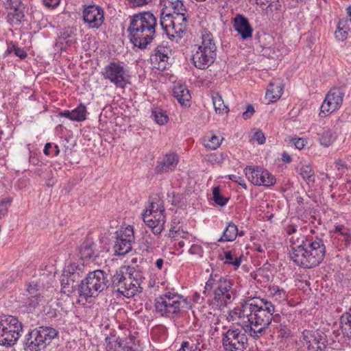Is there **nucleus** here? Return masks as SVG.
Wrapping results in <instances>:
<instances>
[{
  "instance_id": "f257e3e1",
  "label": "nucleus",
  "mask_w": 351,
  "mask_h": 351,
  "mask_svg": "<svg viewBox=\"0 0 351 351\" xmlns=\"http://www.w3.org/2000/svg\"><path fill=\"white\" fill-rule=\"evenodd\" d=\"M234 320H240L256 339L262 336L271 324L275 306L270 301L261 298L245 300L232 309Z\"/></svg>"
},
{
  "instance_id": "f03ea898",
  "label": "nucleus",
  "mask_w": 351,
  "mask_h": 351,
  "mask_svg": "<svg viewBox=\"0 0 351 351\" xmlns=\"http://www.w3.org/2000/svg\"><path fill=\"white\" fill-rule=\"evenodd\" d=\"M289 256L298 266L313 268L324 260L326 247L319 238H304L301 234L293 235L289 240Z\"/></svg>"
},
{
  "instance_id": "7ed1b4c3",
  "label": "nucleus",
  "mask_w": 351,
  "mask_h": 351,
  "mask_svg": "<svg viewBox=\"0 0 351 351\" xmlns=\"http://www.w3.org/2000/svg\"><path fill=\"white\" fill-rule=\"evenodd\" d=\"M130 18L127 29L130 41L138 49H146L156 36L157 18L150 12L135 14Z\"/></svg>"
},
{
  "instance_id": "20e7f679",
  "label": "nucleus",
  "mask_w": 351,
  "mask_h": 351,
  "mask_svg": "<svg viewBox=\"0 0 351 351\" xmlns=\"http://www.w3.org/2000/svg\"><path fill=\"white\" fill-rule=\"evenodd\" d=\"M233 311L230 310L227 316L228 322H231L228 330L222 334V346L224 351H243L247 345V334L250 331L246 328L240 320H234Z\"/></svg>"
},
{
  "instance_id": "39448f33",
  "label": "nucleus",
  "mask_w": 351,
  "mask_h": 351,
  "mask_svg": "<svg viewBox=\"0 0 351 351\" xmlns=\"http://www.w3.org/2000/svg\"><path fill=\"white\" fill-rule=\"evenodd\" d=\"M204 289V294L207 291L213 290V301L220 308L232 303L236 298L232 281L217 274L210 275Z\"/></svg>"
},
{
  "instance_id": "423d86ee",
  "label": "nucleus",
  "mask_w": 351,
  "mask_h": 351,
  "mask_svg": "<svg viewBox=\"0 0 351 351\" xmlns=\"http://www.w3.org/2000/svg\"><path fill=\"white\" fill-rule=\"evenodd\" d=\"M202 42L195 45L193 49L192 60L195 66L199 69H206L215 60L217 47L213 34L207 29L201 32Z\"/></svg>"
},
{
  "instance_id": "0eeeda50",
  "label": "nucleus",
  "mask_w": 351,
  "mask_h": 351,
  "mask_svg": "<svg viewBox=\"0 0 351 351\" xmlns=\"http://www.w3.org/2000/svg\"><path fill=\"white\" fill-rule=\"evenodd\" d=\"M141 275L136 272L134 274H124L122 270L116 271L112 277V287L114 292L130 298L140 293L143 291L141 286Z\"/></svg>"
},
{
  "instance_id": "6e6552de",
  "label": "nucleus",
  "mask_w": 351,
  "mask_h": 351,
  "mask_svg": "<svg viewBox=\"0 0 351 351\" xmlns=\"http://www.w3.org/2000/svg\"><path fill=\"white\" fill-rule=\"evenodd\" d=\"M107 275L104 271L97 269L90 271L78 285L80 300L95 297L108 287Z\"/></svg>"
},
{
  "instance_id": "1a4fd4ad",
  "label": "nucleus",
  "mask_w": 351,
  "mask_h": 351,
  "mask_svg": "<svg viewBox=\"0 0 351 351\" xmlns=\"http://www.w3.org/2000/svg\"><path fill=\"white\" fill-rule=\"evenodd\" d=\"M185 303V300L181 295L167 292L156 298L154 306L160 316L174 318L180 313Z\"/></svg>"
},
{
  "instance_id": "9d476101",
  "label": "nucleus",
  "mask_w": 351,
  "mask_h": 351,
  "mask_svg": "<svg viewBox=\"0 0 351 351\" xmlns=\"http://www.w3.org/2000/svg\"><path fill=\"white\" fill-rule=\"evenodd\" d=\"M22 324L11 315L0 316V345L11 346L21 335Z\"/></svg>"
},
{
  "instance_id": "9b49d317",
  "label": "nucleus",
  "mask_w": 351,
  "mask_h": 351,
  "mask_svg": "<svg viewBox=\"0 0 351 351\" xmlns=\"http://www.w3.org/2000/svg\"><path fill=\"white\" fill-rule=\"evenodd\" d=\"M58 332L49 326H40L30 331L25 341L26 351H40L49 345Z\"/></svg>"
},
{
  "instance_id": "f8f14e48",
  "label": "nucleus",
  "mask_w": 351,
  "mask_h": 351,
  "mask_svg": "<svg viewBox=\"0 0 351 351\" xmlns=\"http://www.w3.org/2000/svg\"><path fill=\"white\" fill-rule=\"evenodd\" d=\"M101 75L117 88H125L130 84L129 71L123 62L112 61L104 66Z\"/></svg>"
},
{
  "instance_id": "ddd939ff",
  "label": "nucleus",
  "mask_w": 351,
  "mask_h": 351,
  "mask_svg": "<svg viewBox=\"0 0 351 351\" xmlns=\"http://www.w3.org/2000/svg\"><path fill=\"white\" fill-rule=\"evenodd\" d=\"M345 93L340 87L332 88L325 96L320 107L319 117H326L339 110L343 101Z\"/></svg>"
},
{
  "instance_id": "4468645a",
  "label": "nucleus",
  "mask_w": 351,
  "mask_h": 351,
  "mask_svg": "<svg viewBox=\"0 0 351 351\" xmlns=\"http://www.w3.org/2000/svg\"><path fill=\"white\" fill-rule=\"evenodd\" d=\"M247 180L257 186H271L276 182L275 177L267 170L255 166H247L244 169Z\"/></svg>"
},
{
  "instance_id": "2eb2a0df",
  "label": "nucleus",
  "mask_w": 351,
  "mask_h": 351,
  "mask_svg": "<svg viewBox=\"0 0 351 351\" xmlns=\"http://www.w3.org/2000/svg\"><path fill=\"white\" fill-rule=\"evenodd\" d=\"M300 340L308 351H325L326 348L325 339L317 331L304 330Z\"/></svg>"
},
{
  "instance_id": "dca6fc26",
  "label": "nucleus",
  "mask_w": 351,
  "mask_h": 351,
  "mask_svg": "<svg viewBox=\"0 0 351 351\" xmlns=\"http://www.w3.org/2000/svg\"><path fill=\"white\" fill-rule=\"evenodd\" d=\"M82 18L88 28L98 29L104 21V11L98 5H89L84 7Z\"/></svg>"
},
{
  "instance_id": "f3484780",
  "label": "nucleus",
  "mask_w": 351,
  "mask_h": 351,
  "mask_svg": "<svg viewBox=\"0 0 351 351\" xmlns=\"http://www.w3.org/2000/svg\"><path fill=\"white\" fill-rule=\"evenodd\" d=\"M143 221L149 226L154 234H160L163 230L165 223V216L161 212H156V213H143Z\"/></svg>"
},
{
  "instance_id": "a211bd4d",
  "label": "nucleus",
  "mask_w": 351,
  "mask_h": 351,
  "mask_svg": "<svg viewBox=\"0 0 351 351\" xmlns=\"http://www.w3.org/2000/svg\"><path fill=\"white\" fill-rule=\"evenodd\" d=\"M179 158L175 153H168L164 156L158 162L156 167L157 173H163L173 171L178 163Z\"/></svg>"
},
{
  "instance_id": "6ab92c4d",
  "label": "nucleus",
  "mask_w": 351,
  "mask_h": 351,
  "mask_svg": "<svg viewBox=\"0 0 351 351\" xmlns=\"http://www.w3.org/2000/svg\"><path fill=\"white\" fill-rule=\"evenodd\" d=\"M233 27L243 40L252 36L253 29L247 19L243 15L238 14L235 16Z\"/></svg>"
},
{
  "instance_id": "aec40b11",
  "label": "nucleus",
  "mask_w": 351,
  "mask_h": 351,
  "mask_svg": "<svg viewBox=\"0 0 351 351\" xmlns=\"http://www.w3.org/2000/svg\"><path fill=\"white\" fill-rule=\"evenodd\" d=\"M169 51V49L163 46H158L154 49L151 55V60L155 68L162 71L166 69Z\"/></svg>"
},
{
  "instance_id": "412c9836",
  "label": "nucleus",
  "mask_w": 351,
  "mask_h": 351,
  "mask_svg": "<svg viewBox=\"0 0 351 351\" xmlns=\"http://www.w3.org/2000/svg\"><path fill=\"white\" fill-rule=\"evenodd\" d=\"M29 296L25 302V306L29 311L35 309L38 306L43 305L45 302V300L43 295L38 292L36 286L29 285L27 289Z\"/></svg>"
},
{
  "instance_id": "4be33fe9",
  "label": "nucleus",
  "mask_w": 351,
  "mask_h": 351,
  "mask_svg": "<svg viewBox=\"0 0 351 351\" xmlns=\"http://www.w3.org/2000/svg\"><path fill=\"white\" fill-rule=\"evenodd\" d=\"M105 342L106 351H135L128 343L115 336L107 337Z\"/></svg>"
},
{
  "instance_id": "5701e85b",
  "label": "nucleus",
  "mask_w": 351,
  "mask_h": 351,
  "mask_svg": "<svg viewBox=\"0 0 351 351\" xmlns=\"http://www.w3.org/2000/svg\"><path fill=\"white\" fill-rule=\"evenodd\" d=\"M160 25H165L167 27L166 23H174L180 29H186L187 26V17L186 16V13H182L180 14H166L164 15V13L162 14L160 17ZM180 30H179L180 32Z\"/></svg>"
},
{
  "instance_id": "b1692460",
  "label": "nucleus",
  "mask_w": 351,
  "mask_h": 351,
  "mask_svg": "<svg viewBox=\"0 0 351 351\" xmlns=\"http://www.w3.org/2000/svg\"><path fill=\"white\" fill-rule=\"evenodd\" d=\"M173 95L182 106H190L191 97L185 85L180 83L175 84L173 88Z\"/></svg>"
},
{
  "instance_id": "393cba45",
  "label": "nucleus",
  "mask_w": 351,
  "mask_h": 351,
  "mask_svg": "<svg viewBox=\"0 0 351 351\" xmlns=\"http://www.w3.org/2000/svg\"><path fill=\"white\" fill-rule=\"evenodd\" d=\"M284 86L278 80H272L266 90L265 97L269 103H273L279 99L282 94Z\"/></svg>"
},
{
  "instance_id": "a878e982",
  "label": "nucleus",
  "mask_w": 351,
  "mask_h": 351,
  "mask_svg": "<svg viewBox=\"0 0 351 351\" xmlns=\"http://www.w3.org/2000/svg\"><path fill=\"white\" fill-rule=\"evenodd\" d=\"M95 247L96 245L92 240H86L80 248L81 258L86 261L95 260L97 256Z\"/></svg>"
},
{
  "instance_id": "bb28decb",
  "label": "nucleus",
  "mask_w": 351,
  "mask_h": 351,
  "mask_svg": "<svg viewBox=\"0 0 351 351\" xmlns=\"http://www.w3.org/2000/svg\"><path fill=\"white\" fill-rule=\"evenodd\" d=\"M298 173L306 182L307 185L311 186L314 184L315 182V173L311 164H302L298 169Z\"/></svg>"
},
{
  "instance_id": "cd10ccee",
  "label": "nucleus",
  "mask_w": 351,
  "mask_h": 351,
  "mask_svg": "<svg viewBox=\"0 0 351 351\" xmlns=\"http://www.w3.org/2000/svg\"><path fill=\"white\" fill-rule=\"evenodd\" d=\"M167 27L165 25H161L162 29L169 37V39L176 42H178L183 36L186 29H180L174 23H166Z\"/></svg>"
},
{
  "instance_id": "c85d7f7f",
  "label": "nucleus",
  "mask_w": 351,
  "mask_h": 351,
  "mask_svg": "<svg viewBox=\"0 0 351 351\" xmlns=\"http://www.w3.org/2000/svg\"><path fill=\"white\" fill-rule=\"evenodd\" d=\"M268 292L269 296L279 304L285 303L288 300L287 292L278 285H270L268 288Z\"/></svg>"
},
{
  "instance_id": "c756f323",
  "label": "nucleus",
  "mask_w": 351,
  "mask_h": 351,
  "mask_svg": "<svg viewBox=\"0 0 351 351\" xmlns=\"http://www.w3.org/2000/svg\"><path fill=\"white\" fill-rule=\"evenodd\" d=\"M239 234L237 226L233 222H229L223 232L218 242H230L236 239Z\"/></svg>"
},
{
  "instance_id": "7c9ffc66",
  "label": "nucleus",
  "mask_w": 351,
  "mask_h": 351,
  "mask_svg": "<svg viewBox=\"0 0 351 351\" xmlns=\"http://www.w3.org/2000/svg\"><path fill=\"white\" fill-rule=\"evenodd\" d=\"M76 42L75 35L71 29H64L61 32L57 45H60L61 49L70 47Z\"/></svg>"
},
{
  "instance_id": "2f4dec72",
  "label": "nucleus",
  "mask_w": 351,
  "mask_h": 351,
  "mask_svg": "<svg viewBox=\"0 0 351 351\" xmlns=\"http://www.w3.org/2000/svg\"><path fill=\"white\" fill-rule=\"evenodd\" d=\"M149 212L154 214L156 213V212H161L164 213L165 208L163 201L160 197L155 195L149 198L148 206L143 213Z\"/></svg>"
},
{
  "instance_id": "473e14b6",
  "label": "nucleus",
  "mask_w": 351,
  "mask_h": 351,
  "mask_svg": "<svg viewBox=\"0 0 351 351\" xmlns=\"http://www.w3.org/2000/svg\"><path fill=\"white\" fill-rule=\"evenodd\" d=\"M220 259L224 264L232 265L237 269L241 264L242 255L237 256L233 251H226L223 255H220Z\"/></svg>"
},
{
  "instance_id": "72a5a7b5",
  "label": "nucleus",
  "mask_w": 351,
  "mask_h": 351,
  "mask_svg": "<svg viewBox=\"0 0 351 351\" xmlns=\"http://www.w3.org/2000/svg\"><path fill=\"white\" fill-rule=\"evenodd\" d=\"M113 248L115 254L123 256L132 250V243L123 240V239L115 238Z\"/></svg>"
},
{
  "instance_id": "f704fd0d",
  "label": "nucleus",
  "mask_w": 351,
  "mask_h": 351,
  "mask_svg": "<svg viewBox=\"0 0 351 351\" xmlns=\"http://www.w3.org/2000/svg\"><path fill=\"white\" fill-rule=\"evenodd\" d=\"M114 238L123 239V240L132 243L134 241L133 227L130 225L121 226V228L115 232Z\"/></svg>"
},
{
  "instance_id": "c9c22d12",
  "label": "nucleus",
  "mask_w": 351,
  "mask_h": 351,
  "mask_svg": "<svg viewBox=\"0 0 351 351\" xmlns=\"http://www.w3.org/2000/svg\"><path fill=\"white\" fill-rule=\"evenodd\" d=\"M350 32L348 20H340L337 24V30L335 32V38L339 41L347 39Z\"/></svg>"
},
{
  "instance_id": "e433bc0d",
  "label": "nucleus",
  "mask_w": 351,
  "mask_h": 351,
  "mask_svg": "<svg viewBox=\"0 0 351 351\" xmlns=\"http://www.w3.org/2000/svg\"><path fill=\"white\" fill-rule=\"evenodd\" d=\"M64 270L71 278L74 285H77V283L80 280L83 274L82 267H79L73 263L69 265Z\"/></svg>"
},
{
  "instance_id": "4c0bfd02",
  "label": "nucleus",
  "mask_w": 351,
  "mask_h": 351,
  "mask_svg": "<svg viewBox=\"0 0 351 351\" xmlns=\"http://www.w3.org/2000/svg\"><path fill=\"white\" fill-rule=\"evenodd\" d=\"M24 17L22 10L18 8H11L7 15V21L12 25H19Z\"/></svg>"
},
{
  "instance_id": "58836bf2",
  "label": "nucleus",
  "mask_w": 351,
  "mask_h": 351,
  "mask_svg": "<svg viewBox=\"0 0 351 351\" xmlns=\"http://www.w3.org/2000/svg\"><path fill=\"white\" fill-rule=\"evenodd\" d=\"M222 140L223 138H220L219 136L210 134L204 138L203 145L210 150H215L220 146Z\"/></svg>"
},
{
  "instance_id": "ea45409f",
  "label": "nucleus",
  "mask_w": 351,
  "mask_h": 351,
  "mask_svg": "<svg viewBox=\"0 0 351 351\" xmlns=\"http://www.w3.org/2000/svg\"><path fill=\"white\" fill-rule=\"evenodd\" d=\"M212 99L215 110L218 114L228 113V108L224 104L221 95L215 93L212 95Z\"/></svg>"
},
{
  "instance_id": "a19ab883",
  "label": "nucleus",
  "mask_w": 351,
  "mask_h": 351,
  "mask_svg": "<svg viewBox=\"0 0 351 351\" xmlns=\"http://www.w3.org/2000/svg\"><path fill=\"white\" fill-rule=\"evenodd\" d=\"M87 114L86 107L81 103L75 109L71 110L72 121L77 122L84 121L86 119Z\"/></svg>"
},
{
  "instance_id": "79ce46f5",
  "label": "nucleus",
  "mask_w": 351,
  "mask_h": 351,
  "mask_svg": "<svg viewBox=\"0 0 351 351\" xmlns=\"http://www.w3.org/2000/svg\"><path fill=\"white\" fill-rule=\"evenodd\" d=\"M60 284L62 291L67 294L72 292L74 288L77 286V285H74L67 273L65 272L64 269L60 277Z\"/></svg>"
},
{
  "instance_id": "37998d69",
  "label": "nucleus",
  "mask_w": 351,
  "mask_h": 351,
  "mask_svg": "<svg viewBox=\"0 0 351 351\" xmlns=\"http://www.w3.org/2000/svg\"><path fill=\"white\" fill-rule=\"evenodd\" d=\"M336 136L335 133L330 130H324L320 134L319 141L322 145L328 147L335 141Z\"/></svg>"
},
{
  "instance_id": "c03bdc74",
  "label": "nucleus",
  "mask_w": 351,
  "mask_h": 351,
  "mask_svg": "<svg viewBox=\"0 0 351 351\" xmlns=\"http://www.w3.org/2000/svg\"><path fill=\"white\" fill-rule=\"evenodd\" d=\"M166 3H167V7L173 10L172 14H180L186 12V8L180 0H167Z\"/></svg>"
},
{
  "instance_id": "a18cd8bd",
  "label": "nucleus",
  "mask_w": 351,
  "mask_h": 351,
  "mask_svg": "<svg viewBox=\"0 0 351 351\" xmlns=\"http://www.w3.org/2000/svg\"><path fill=\"white\" fill-rule=\"evenodd\" d=\"M152 117L158 125H165L169 120L166 112L160 108L154 109L152 112Z\"/></svg>"
},
{
  "instance_id": "49530a36",
  "label": "nucleus",
  "mask_w": 351,
  "mask_h": 351,
  "mask_svg": "<svg viewBox=\"0 0 351 351\" xmlns=\"http://www.w3.org/2000/svg\"><path fill=\"white\" fill-rule=\"evenodd\" d=\"M213 195L214 202L219 206H224L228 202V199L221 194L220 189L219 187H215L213 189Z\"/></svg>"
},
{
  "instance_id": "de8ad7c7",
  "label": "nucleus",
  "mask_w": 351,
  "mask_h": 351,
  "mask_svg": "<svg viewBox=\"0 0 351 351\" xmlns=\"http://www.w3.org/2000/svg\"><path fill=\"white\" fill-rule=\"evenodd\" d=\"M176 222L173 221L171 224V228L169 230V236L171 237H180L182 238H186L189 235V233L186 232H184L183 230H180V228H176L173 224H175Z\"/></svg>"
},
{
  "instance_id": "09e8293b",
  "label": "nucleus",
  "mask_w": 351,
  "mask_h": 351,
  "mask_svg": "<svg viewBox=\"0 0 351 351\" xmlns=\"http://www.w3.org/2000/svg\"><path fill=\"white\" fill-rule=\"evenodd\" d=\"M11 197H5L0 202V219L5 217L8 213V207L12 202Z\"/></svg>"
},
{
  "instance_id": "8fccbe9b",
  "label": "nucleus",
  "mask_w": 351,
  "mask_h": 351,
  "mask_svg": "<svg viewBox=\"0 0 351 351\" xmlns=\"http://www.w3.org/2000/svg\"><path fill=\"white\" fill-rule=\"evenodd\" d=\"M264 54L272 58L280 56V52L276 47L271 48V46H265L263 50Z\"/></svg>"
},
{
  "instance_id": "3c124183",
  "label": "nucleus",
  "mask_w": 351,
  "mask_h": 351,
  "mask_svg": "<svg viewBox=\"0 0 351 351\" xmlns=\"http://www.w3.org/2000/svg\"><path fill=\"white\" fill-rule=\"evenodd\" d=\"M277 329L278 336L282 338H287L291 335L290 329L285 324H280Z\"/></svg>"
},
{
  "instance_id": "603ef678",
  "label": "nucleus",
  "mask_w": 351,
  "mask_h": 351,
  "mask_svg": "<svg viewBox=\"0 0 351 351\" xmlns=\"http://www.w3.org/2000/svg\"><path fill=\"white\" fill-rule=\"evenodd\" d=\"M197 346L196 344L186 341L182 343L181 348L178 351H197Z\"/></svg>"
},
{
  "instance_id": "864d4df0",
  "label": "nucleus",
  "mask_w": 351,
  "mask_h": 351,
  "mask_svg": "<svg viewBox=\"0 0 351 351\" xmlns=\"http://www.w3.org/2000/svg\"><path fill=\"white\" fill-rule=\"evenodd\" d=\"M189 254L192 255H197L200 257L203 255V248L201 245L197 244H193L191 246V247L189 250Z\"/></svg>"
},
{
  "instance_id": "5fc2aeb1",
  "label": "nucleus",
  "mask_w": 351,
  "mask_h": 351,
  "mask_svg": "<svg viewBox=\"0 0 351 351\" xmlns=\"http://www.w3.org/2000/svg\"><path fill=\"white\" fill-rule=\"evenodd\" d=\"M229 179L232 182L237 183L241 185L243 189H247V184L245 183V180L240 176L232 174L229 176Z\"/></svg>"
},
{
  "instance_id": "6e6d98bb",
  "label": "nucleus",
  "mask_w": 351,
  "mask_h": 351,
  "mask_svg": "<svg viewBox=\"0 0 351 351\" xmlns=\"http://www.w3.org/2000/svg\"><path fill=\"white\" fill-rule=\"evenodd\" d=\"M141 247L143 250L149 251L153 249V242L151 237L147 236L143 238V241L141 245Z\"/></svg>"
},
{
  "instance_id": "4d7b16f0",
  "label": "nucleus",
  "mask_w": 351,
  "mask_h": 351,
  "mask_svg": "<svg viewBox=\"0 0 351 351\" xmlns=\"http://www.w3.org/2000/svg\"><path fill=\"white\" fill-rule=\"evenodd\" d=\"M43 3L48 9H54L60 4V0H43Z\"/></svg>"
},
{
  "instance_id": "13d9d810",
  "label": "nucleus",
  "mask_w": 351,
  "mask_h": 351,
  "mask_svg": "<svg viewBox=\"0 0 351 351\" xmlns=\"http://www.w3.org/2000/svg\"><path fill=\"white\" fill-rule=\"evenodd\" d=\"M133 7H141L147 5L152 0H127Z\"/></svg>"
},
{
  "instance_id": "bf43d9fd",
  "label": "nucleus",
  "mask_w": 351,
  "mask_h": 351,
  "mask_svg": "<svg viewBox=\"0 0 351 351\" xmlns=\"http://www.w3.org/2000/svg\"><path fill=\"white\" fill-rule=\"evenodd\" d=\"M255 110L252 105L248 104L246 110L243 112L242 117L244 119H250L254 113Z\"/></svg>"
},
{
  "instance_id": "052dcab7",
  "label": "nucleus",
  "mask_w": 351,
  "mask_h": 351,
  "mask_svg": "<svg viewBox=\"0 0 351 351\" xmlns=\"http://www.w3.org/2000/svg\"><path fill=\"white\" fill-rule=\"evenodd\" d=\"M254 139L259 144H263L265 141V137L263 133L261 131L254 133Z\"/></svg>"
},
{
  "instance_id": "680f3d73",
  "label": "nucleus",
  "mask_w": 351,
  "mask_h": 351,
  "mask_svg": "<svg viewBox=\"0 0 351 351\" xmlns=\"http://www.w3.org/2000/svg\"><path fill=\"white\" fill-rule=\"evenodd\" d=\"M293 143L295 147L298 149H302L305 146V140L304 138H294Z\"/></svg>"
},
{
  "instance_id": "e2e57ef3",
  "label": "nucleus",
  "mask_w": 351,
  "mask_h": 351,
  "mask_svg": "<svg viewBox=\"0 0 351 351\" xmlns=\"http://www.w3.org/2000/svg\"><path fill=\"white\" fill-rule=\"evenodd\" d=\"M271 0H255V2L263 9L267 8L271 5Z\"/></svg>"
},
{
  "instance_id": "0e129e2a",
  "label": "nucleus",
  "mask_w": 351,
  "mask_h": 351,
  "mask_svg": "<svg viewBox=\"0 0 351 351\" xmlns=\"http://www.w3.org/2000/svg\"><path fill=\"white\" fill-rule=\"evenodd\" d=\"M14 54L16 56L19 57L20 59H24L27 56L26 51L23 49L20 48L19 47H17V48L16 49Z\"/></svg>"
},
{
  "instance_id": "69168bd1",
  "label": "nucleus",
  "mask_w": 351,
  "mask_h": 351,
  "mask_svg": "<svg viewBox=\"0 0 351 351\" xmlns=\"http://www.w3.org/2000/svg\"><path fill=\"white\" fill-rule=\"evenodd\" d=\"M59 117H66L69 119V120L72 121V114H71V110H64L61 111L58 113Z\"/></svg>"
},
{
  "instance_id": "338daca9",
  "label": "nucleus",
  "mask_w": 351,
  "mask_h": 351,
  "mask_svg": "<svg viewBox=\"0 0 351 351\" xmlns=\"http://www.w3.org/2000/svg\"><path fill=\"white\" fill-rule=\"evenodd\" d=\"M53 148V144L51 143H47L45 145L43 152L46 156L51 155L49 150Z\"/></svg>"
},
{
  "instance_id": "774afa93",
  "label": "nucleus",
  "mask_w": 351,
  "mask_h": 351,
  "mask_svg": "<svg viewBox=\"0 0 351 351\" xmlns=\"http://www.w3.org/2000/svg\"><path fill=\"white\" fill-rule=\"evenodd\" d=\"M282 160L287 162V163H289L290 162L291 160H292V158L291 157V156L287 154V152H284L282 154Z\"/></svg>"
}]
</instances>
